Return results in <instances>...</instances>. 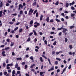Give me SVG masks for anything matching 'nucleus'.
Wrapping results in <instances>:
<instances>
[{
  "label": "nucleus",
  "instance_id": "obj_1",
  "mask_svg": "<svg viewBox=\"0 0 76 76\" xmlns=\"http://www.w3.org/2000/svg\"><path fill=\"white\" fill-rule=\"evenodd\" d=\"M63 31H62L63 33H65L66 31H67L68 30L67 28H63Z\"/></svg>",
  "mask_w": 76,
  "mask_h": 76
},
{
  "label": "nucleus",
  "instance_id": "obj_2",
  "mask_svg": "<svg viewBox=\"0 0 76 76\" xmlns=\"http://www.w3.org/2000/svg\"><path fill=\"white\" fill-rule=\"evenodd\" d=\"M33 12H34V10H32V8H31L29 10V13H31L32 14V13H33Z\"/></svg>",
  "mask_w": 76,
  "mask_h": 76
},
{
  "label": "nucleus",
  "instance_id": "obj_3",
  "mask_svg": "<svg viewBox=\"0 0 76 76\" xmlns=\"http://www.w3.org/2000/svg\"><path fill=\"white\" fill-rule=\"evenodd\" d=\"M13 66V64H8L7 65V67H9V66Z\"/></svg>",
  "mask_w": 76,
  "mask_h": 76
},
{
  "label": "nucleus",
  "instance_id": "obj_4",
  "mask_svg": "<svg viewBox=\"0 0 76 76\" xmlns=\"http://www.w3.org/2000/svg\"><path fill=\"white\" fill-rule=\"evenodd\" d=\"M33 32H34V35H35V36H37V32H36V31H35V30H33Z\"/></svg>",
  "mask_w": 76,
  "mask_h": 76
},
{
  "label": "nucleus",
  "instance_id": "obj_5",
  "mask_svg": "<svg viewBox=\"0 0 76 76\" xmlns=\"http://www.w3.org/2000/svg\"><path fill=\"white\" fill-rule=\"evenodd\" d=\"M46 20L47 22H49V17H48L46 19Z\"/></svg>",
  "mask_w": 76,
  "mask_h": 76
},
{
  "label": "nucleus",
  "instance_id": "obj_6",
  "mask_svg": "<svg viewBox=\"0 0 76 76\" xmlns=\"http://www.w3.org/2000/svg\"><path fill=\"white\" fill-rule=\"evenodd\" d=\"M3 11H0V17H1L2 16Z\"/></svg>",
  "mask_w": 76,
  "mask_h": 76
},
{
  "label": "nucleus",
  "instance_id": "obj_7",
  "mask_svg": "<svg viewBox=\"0 0 76 76\" xmlns=\"http://www.w3.org/2000/svg\"><path fill=\"white\" fill-rule=\"evenodd\" d=\"M39 59H40V61H41V62H43V59L42 58V57H40Z\"/></svg>",
  "mask_w": 76,
  "mask_h": 76
},
{
  "label": "nucleus",
  "instance_id": "obj_8",
  "mask_svg": "<svg viewBox=\"0 0 76 76\" xmlns=\"http://www.w3.org/2000/svg\"><path fill=\"white\" fill-rule=\"evenodd\" d=\"M15 44L14 43V42H11V45L10 46L11 47H12L14 46V45Z\"/></svg>",
  "mask_w": 76,
  "mask_h": 76
},
{
  "label": "nucleus",
  "instance_id": "obj_9",
  "mask_svg": "<svg viewBox=\"0 0 76 76\" xmlns=\"http://www.w3.org/2000/svg\"><path fill=\"white\" fill-rule=\"evenodd\" d=\"M36 4H37V3H36V1H35L33 3L32 6H36Z\"/></svg>",
  "mask_w": 76,
  "mask_h": 76
},
{
  "label": "nucleus",
  "instance_id": "obj_10",
  "mask_svg": "<svg viewBox=\"0 0 76 76\" xmlns=\"http://www.w3.org/2000/svg\"><path fill=\"white\" fill-rule=\"evenodd\" d=\"M34 24H37V26H39L40 24L39 23H37V22H36L34 23Z\"/></svg>",
  "mask_w": 76,
  "mask_h": 76
},
{
  "label": "nucleus",
  "instance_id": "obj_11",
  "mask_svg": "<svg viewBox=\"0 0 76 76\" xmlns=\"http://www.w3.org/2000/svg\"><path fill=\"white\" fill-rule=\"evenodd\" d=\"M62 53L63 52L62 51H60V52H56V54H57V55H58L59 54H60V53Z\"/></svg>",
  "mask_w": 76,
  "mask_h": 76
},
{
  "label": "nucleus",
  "instance_id": "obj_12",
  "mask_svg": "<svg viewBox=\"0 0 76 76\" xmlns=\"http://www.w3.org/2000/svg\"><path fill=\"white\" fill-rule=\"evenodd\" d=\"M3 6V2H1L0 4V7H2Z\"/></svg>",
  "mask_w": 76,
  "mask_h": 76
},
{
  "label": "nucleus",
  "instance_id": "obj_13",
  "mask_svg": "<svg viewBox=\"0 0 76 76\" xmlns=\"http://www.w3.org/2000/svg\"><path fill=\"white\" fill-rule=\"evenodd\" d=\"M34 66H35V64H33L31 66L30 68L32 69V68H33V67H34Z\"/></svg>",
  "mask_w": 76,
  "mask_h": 76
},
{
  "label": "nucleus",
  "instance_id": "obj_14",
  "mask_svg": "<svg viewBox=\"0 0 76 76\" xmlns=\"http://www.w3.org/2000/svg\"><path fill=\"white\" fill-rule=\"evenodd\" d=\"M19 32L20 33V32H22L23 31V29L22 28H20L19 30Z\"/></svg>",
  "mask_w": 76,
  "mask_h": 76
},
{
  "label": "nucleus",
  "instance_id": "obj_15",
  "mask_svg": "<svg viewBox=\"0 0 76 76\" xmlns=\"http://www.w3.org/2000/svg\"><path fill=\"white\" fill-rule=\"evenodd\" d=\"M75 14L71 13V17H73V16H75Z\"/></svg>",
  "mask_w": 76,
  "mask_h": 76
},
{
  "label": "nucleus",
  "instance_id": "obj_16",
  "mask_svg": "<svg viewBox=\"0 0 76 76\" xmlns=\"http://www.w3.org/2000/svg\"><path fill=\"white\" fill-rule=\"evenodd\" d=\"M56 44H57V42L56 41H55L53 43V45H56Z\"/></svg>",
  "mask_w": 76,
  "mask_h": 76
},
{
  "label": "nucleus",
  "instance_id": "obj_17",
  "mask_svg": "<svg viewBox=\"0 0 76 76\" xmlns=\"http://www.w3.org/2000/svg\"><path fill=\"white\" fill-rule=\"evenodd\" d=\"M43 18V15H41V16H40V20H42V18Z\"/></svg>",
  "mask_w": 76,
  "mask_h": 76
},
{
  "label": "nucleus",
  "instance_id": "obj_18",
  "mask_svg": "<svg viewBox=\"0 0 76 76\" xmlns=\"http://www.w3.org/2000/svg\"><path fill=\"white\" fill-rule=\"evenodd\" d=\"M48 61L49 62V63L50 64V65H51V62L50 61V60L49 59V58H48Z\"/></svg>",
  "mask_w": 76,
  "mask_h": 76
},
{
  "label": "nucleus",
  "instance_id": "obj_19",
  "mask_svg": "<svg viewBox=\"0 0 76 76\" xmlns=\"http://www.w3.org/2000/svg\"><path fill=\"white\" fill-rule=\"evenodd\" d=\"M18 67V64L16 63L15 65V68H17Z\"/></svg>",
  "mask_w": 76,
  "mask_h": 76
},
{
  "label": "nucleus",
  "instance_id": "obj_20",
  "mask_svg": "<svg viewBox=\"0 0 76 76\" xmlns=\"http://www.w3.org/2000/svg\"><path fill=\"white\" fill-rule=\"evenodd\" d=\"M22 14H23V11H22V10H21L20 12V15H21Z\"/></svg>",
  "mask_w": 76,
  "mask_h": 76
},
{
  "label": "nucleus",
  "instance_id": "obj_21",
  "mask_svg": "<svg viewBox=\"0 0 76 76\" xmlns=\"http://www.w3.org/2000/svg\"><path fill=\"white\" fill-rule=\"evenodd\" d=\"M16 59L17 60H22V58H16Z\"/></svg>",
  "mask_w": 76,
  "mask_h": 76
},
{
  "label": "nucleus",
  "instance_id": "obj_22",
  "mask_svg": "<svg viewBox=\"0 0 76 76\" xmlns=\"http://www.w3.org/2000/svg\"><path fill=\"white\" fill-rule=\"evenodd\" d=\"M56 60H58L59 61H61V59H60V58H56Z\"/></svg>",
  "mask_w": 76,
  "mask_h": 76
},
{
  "label": "nucleus",
  "instance_id": "obj_23",
  "mask_svg": "<svg viewBox=\"0 0 76 76\" xmlns=\"http://www.w3.org/2000/svg\"><path fill=\"white\" fill-rule=\"evenodd\" d=\"M33 23V20H31V21L30 22V25H32Z\"/></svg>",
  "mask_w": 76,
  "mask_h": 76
},
{
  "label": "nucleus",
  "instance_id": "obj_24",
  "mask_svg": "<svg viewBox=\"0 0 76 76\" xmlns=\"http://www.w3.org/2000/svg\"><path fill=\"white\" fill-rule=\"evenodd\" d=\"M69 3H67L66 4V7H69Z\"/></svg>",
  "mask_w": 76,
  "mask_h": 76
},
{
  "label": "nucleus",
  "instance_id": "obj_25",
  "mask_svg": "<svg viewBox=\"0 0 76 76\" xmlns=\"http://www.w3.org/2000/svg\"><path fill=\"white\" fill-rule=\"evenodd\" d=\"M69 47L70 49H72V48H73V47H72V45H69Z\"/></svg>",
  "mask_w": 76,
  "mask_h": 76
},
{
  "label": "nucleus",
  "instance_id": "obj_26",
  "mask_svg": "<svg viewBox=\"0 0 76 76\" xmlns=\"http://www.w3.org/2000/svg\"><path fill=\"white\" fill-rule=\"evenodd\" d=\"M63 28L62 27L60 28H57L58 30V31H60V30H61L62 29H63Z\"/></svg>",
  "mask_w": 76,
  "mask_h": 76
},
{
  "label": "nucleus",
  "instance_id": "obj_27",
  "mask_svg": "<svg viewBox=\"0 0 76 76\" xmlns=\"http://www.w3.org/2000/svg\"><path fill=\"white\" fill-rule=\"evenodd\" d=\"M17 74H18V75H19L20 73V71H18L17 72Z\"/></svg>",
  "mask_w": 76,
  "mask_h": 76
},
{
  "label": "nucleus",
  "instance_id": "obj_28",
  "mask_svg": "<svg viewBox=\"0 0 76 76\" xmlns=\"http://www.w3.org/2000/svg\"><path fill=\"white\" fill-rule=\"evenodd\" d=\"M43 73L42 72H40V75H41L40 76H43L44 75H42Z\"/></svg>",
  "mask_w": 76,
  "mask_h": 76
},
{
  "label": "nucleus",
  "instance_id": "obj_29",
  "mask_svg": "<svg viewBox=\"0 0 76 76\" xmlns=\"http://www.w3.org/2000/svg\"><path fill=\"white\" fill-rule=\"evenodd\" d=\"M15 71L13 70L12 72V75H15Z\"/></svg>",
  "mask_w": 76,
  "mask_h": 76
},
{
  "label": "nucleus",
  "instance_id": "obj_30",
  "mask_svg": "<svg viewBox=\"0 0 76 76\" xmlns=\"http://www.w3.org/2000/svg\"><path fill=\"white\" fill-rule=\"evenodd\" d=\"M34 42H36L37 41V38H35V39H34Z\"/></svg>",
  "mask_w": 76,
  "mask_h": 76
},
{
  "label": "nucleus",
  "instance_id": "obj_31",
  "mask_svg": "<svg viewBox=\"0 0 76 76\" xmlns=\"http://www.w3.org/2000/svg\"><path fill=\"white\" fill-rule=\"evenodd\" d=\"M27 41H31V39L30 37H29V38H28Z\"/></svg>",
  "mask_w": 76,
  "mask_h": 76
},
{
  "label": "nucleus",
  "instance_id": "obj_32",
  "mask_svg": "<svg viewBox=\"0 0 76 76\" xmlns=\"http://www.w3.org/2000/svg\"><path fill=\"white\" fill-rule=\"evenodd\" d=\"M42 57H44V58H45V59H47V58L44 55H42Z\"/></svg>",
  "mask_w": 76,
  "mask_h": 76
},
{
  "label": "nucleus",
  "instance_id": "obj_33",
  "mask_svg": "<svg viewBox=\"0 0 76 76\" xmlns=\"http://www.w3.org/2000/svg\"><path fill=\"white\" fill-rule=\"evenodd\" d=\"M58 3H59L58 1H56L55 3V5H58Z\"/></svg>",
  "mask_w": 76,
  "mask_h": 76
},
{
  "label": "nucleus",
  "instance_id": "obj_34",
  "mask_svg": "<svg viewBox=\"0 0 76 76\" xmlns=\"http://www.w3.org/2000/svg\"><path fill=\"white\" fill-rule=\"evenodd\" d=\"M7 72L5 71V72H4V75H7Z\"/></svg>",
  "mask_w": 76,
  "mask_h": 76
},
{
  "label": "nucleus",
  "instance_id": "obj_35",
  "mask_svg": "<svg viewBox=\"0 0 76 76\" xmlns=\"http://www.w3.org/2000/svg\"><path fill=\"white\" fill-rule=\"evenodd\" d=\"M56 21H57V22H60V20L56 18Z\"/></svg>",
  "mask_w": 76,
  "mask_h": 76
},
{
  "label": "nucleus",
  "instance_id": "obj_36",
  "mask_svg": "<svg viewBox=\"0 0 76 76\" xmlns=\"http://www.w3.org/2000/svg\"><path fill=\"white\" fill-rule=\"evenodd\" d=\"M9 23L11 25H12L13 24V23H14L13 22H9Z\"/></svg>",
  "mask_w": 76,
  "mask_h": 76
},
{
  "label": "nucleus",
  "instance_id": "obj_37",
  "mask_svg": "<svg viewBox=\"0 0 76 76\" xmlns=\"http://www.w3.org/2000/svg\"><path fill=\"white\" fill-rule=\"evenodd\" d=\"M37 10H35V11H34V12L33 13V14L34 15L35 14V13H37Z\"/></svg>",
  "mask_w": 76,
  "mask_h": 76
},
{
  "label": "nucleus",
  "instance_id": "obj_38",
  "mask_svg": "<svg viewBox=\"0 0 76 76\" xmlns=\"http://www.w3.org/2000/svg\"><path fill=\"white\" fill-rule=\"evenodd\" d=\"M19 28L18 27H16L15 29H14V31H16V30H18V28Z\"/></svg>",
  "mask_w": 76,
  "mask_h": 76
},
{
  "label": "nucleus",
  "instance_id": "obj_39",
  "mask_svg": "<svg viewBox=\"0 0 76 76\" xmlns=\"http://www.w3.org/2000/svg\"><path fill=\"white\" fill-rule=\"evenodd\" d=\"M75 27V26H70V29H72L73 28Z\"/></svg>",
  "mask_w": 76,
  "mask_h": 76
},
{
  "label": "nucleus",
  "instance_id": "obj_40",
  "mask_svg": "<svg viewBox=\"0 0 76 76\" xmlns=\"http://www.w3.org/2000/svg\"><path fill=\"white\" fill-rule=\"evenodd\" d=\"M50 22L53 23L54 22V20L53 19L50 20Z\"/></svg>",
  "mask_w": 76,
  "mask_h": 76
},
{
  "label": "nucleus",
  "instance_id": "obj_41",
  "mask_svg": "<svg viewBox=\"0 0 76 76\" xmlns=\"http://www.w3.org/2000/svg\"><path fill=\"white\" fill-rule=\"evenodd\" d=\"M50 70H54V67L52 66Z\"/></svg>",
  "mask_w": 76,
  "mask_h": 76
},
{
  "label": "nucleus",
  "instance_id": "obj_42",
  "mask_svg": "<svg viewBox=\"0 0 76 76\" xmlns=\"http://www.w3.org/2000/svg\"><path fill=\"white\" fill-rule=\"evenodd\" d=\"M55 63L56 65H57L58 64V61H56L55 62Z\"/></svg>",
  "mask_w": 76,
  "mask_h": 76
},
{
  "label": "nucleus",
  "instance_id": "obj_43",
  "mask_svg": "<svg viewBox=\"0 0 76 76\" xmlns=\"http://www.w3.org/2000/svg\"><path fill=\"white\" fill-rule=\"evenodd\" d=\"M30 58L31 60H34V58L32 56H31Z\"/></svg>",
  "mask_w": 76,
  "mask_h": 76
},
{
  "label": "nucleus",
  "instance_id": "obj_44",
  "mask_svg": "<svg viewBox=\"0 0 76 76\" xmlns=\"http://www.w3.org/2000/svg\"><path fill=\"white\" fill-rule=\"evenodd\" d=\"M20 5H19V6H18V10H20Z\"/></svg>",
  "mask_w": 76,
  "mask_h": 76
},
{
  "label": "nucleus",
  "instance_id": "obj_45",
  "mask_svg": "<svg viewBox=\"0 0 76 76\" xmlns=\"http://www.w3.org/2000/svg\"><path fill=\"white\" fill-rule=\"evenodd\" d=\"M56 34V33H54V32H50V34Z\"/></svg>",
  "mask_w": 76,
  "mask_h": 76
},
{
  "label": "nucleus",
  "instance_id": "obj_46",
  "mask_svg": "<svg viewBox=\"0 0 76 76\" xmlns=\"http://www.w3.org/2000/svg\"><path fill=\"white\" fill-rule=\"evenodd\" d=\"M32 34H33V32L29 34L28 36H31V35H32Z\"/></svg>",
  "mask_w": 76,
  "mask_h": 76
},
{
  "label": "nucleus",
  "instance_id": "obj_47",
  "mask_svg": "<svg viewBox=\"0 0 76 76\" xmlns=\"http://www.w3.org/2000/svg\"><path fill=\"white\" fill-rule=\"evenodd\" d=\"M61 15L63 16L64 17L65 16V15H64V13H62L61 14Z\"/></svg>",
  "mask_w": 76,
  "mask_h": 76
},
{
  "label": "nucleus",
  "instance_id": "obj_48",
  "mask_svg": "<svg viewBox=\"0 0 76 76\" xmlns=\"http://www.w3.org/2000/svg\"><path fill=\"white\" fill-rule=\"evenodd\" d=\"M7 42H10V39H7Z\"/></svg>",
  "mask_w": 76,
  "mask_h": 76
},
{
  "label": "nucleus",
  "instance_id": "obj_49",
  "mask_svg": "<svg viewBox=\"0 0 76 76\" xmlns=\"http://www.w3.org/2000/svg\"><path fill=\"white\" fill-rule=\"evenodd\" d=\"M21 64L22 65H25V62H22V63H21Z\"/></svg>",
  "mask_w": 76,
  "mask_h": 76
},
{
  "label": "nucleus",
  "instance_id": "obj_50",
  "mask_svg": "<svg viewBox=\"0 0 76 76\" xmlns=\"http://www.w3.org/2000/svg\"><path fill=\"white\" fill-rule=\"evenodd\" d=\"M25 69H26L27 68H28V65H26L25 66Z\"/></svg>",
  "mask_w": 76,
  "mask_h": 76
},
{
  "label": "nucleus",
  "instance_id": "obj_51",
  "mask_svg": "<svg viewBox=\"0 0 76 76\" xmlns=\"http://www.w3.org/2000/svg\"><path fill=\"white\" fill-rule=\"evenodd\" d=\"M43 67H44V65H42L41 66V69H43Z\"/></svg>",
  "mask_w": 76,
  "mask_h": 76
},
{
  "label": "nucleus",
  "instance_id": "obj_52",
  "mask_svg": "<svg viewBox=\"0 0 76 76\" xmlns=\"http://www.w3.org/2000/svg\"><path fill=\"white\" fill-rule=\"evenodd\" d=\"M12 72V70L11 69H10L8 71V73H11Z\"/></svg>",
  "mask_w": 76,
  "mask_h": 76
},
{
  "label": "nucleus",
  "instance_id": "obj_53",
  "mask_svg": "<svg viewBox=\"0 0 76 76\" xmlns=\"http://www.w3.org/2000/svg\"><path fill=\"white\" fill-rule=\"evenodd\" d=\"M12 16H17V14L15 13V14H13L12 15Z\"/></svg>",
  "mask_w": 76,
  "mask_h": 76
},
{
  "label": "nucleus",
  "instance_id": "obj_54",
  "mask_svg": "<svg viewBox=\"0 0 76 76\" xmlns=\"http://www.w3.org/2000/svg\"><path fill=\"white\" fill-rule=\"evenodd\" d=\"M64 64H66V63H67V61H66L64 60Z\"/></svg>",
  "mask_w": 76,
  "mask_h": 76
},
{
  "label": "nucleus",
  "instance_id": "obj_55",
  "mask_svg": "<svg viewBox=\"0 0 76 76\" xmlns=\"http://www.w3.org/2000/svg\"><path fill=\"white\" fill-rule=\"evenodd\" d=\"M65 42H67V41H68L67 39L66 38H65Z\"/></svg>",
  "mask_w": 76,
  "mask_h": 76
},
{
  "label": "nucleus",
  "instance_id": "obj_56",
  "mask_svg": "<svg viewBox=\"0 0 76 76\" xmlns=\"http://www.w3.org/2000/svg\"><path fill=\"white\" fill-rule=\"evenodd\" d=\"M59 72H60V69H58L57 70V73H59Z\"/></svg>",
  "mask_w": 76,
  "mask_h": 76
},
{
  "label": "nucleus",
  "instance_id": "obj_57",
  "mask_svg": "<svg viewBox=\"0 0 76 76\" xmlns=\"http://www.w3.org/2000/svg\"><path fill=\"white\" fill-rule=\"evenodd\" d=\"M44 42L45 44L47 45V40H45Z\"/></svg>",
  "mask_w": 76,
  "mask_h": 76
},
{
  "label": "nucleus",
  "instance_id": "obj_58",
  "mask_svg": "<svg viewBox=\"0 0 76 76\" xmlns=\"http://www.w3.org/2000/svg\"><path fill=\"white\" fill-rule=\"evenodd\" d=\"M71 9H72V10H75V8H74L73 7H71Z\"/></svg>",
  "mask_w": 76,
  "mask_h": 76
},
{
  "label": "nucleus",
  "instance_id": "obj_59",
  "mask_svg": "<svg viewBox=\"0 0 76 76\" xmlns=\"http://www.w3.org/2000/svg\"><path fill=\"white\" fill-rule=\"evenodd\" d=\"M15 20H16V19H15V18H13L12 20V22H15Z\"/></svg>",
  "mask_w": 76,
  "mask_h": 76
},
{
  "label": "nucleus",
  "instance_id": "obj_60",
  "mask_svg": "<svg viewBox=\"0 0 76 76\" xmlns=\"http://www.w3.org/2000/svg\"><path fill=\"white\" fill-rule=\"evenodd\" d=\"M25 26L26 27V29H29V27L28 26H26V25Z\"/></svg>",
  "mask_w": 76,
  "mask_h": 76
},
{
  "label": "nucleus",
  "instance_id": "obj_61",
  "mask_svg": "<svg viewBox=\"0 0 76 76\" xmlns=\"http://www.w3.org/2000/svg\"><path fill=\"white\" fill-rule=\"evenodd\" d=\"M8 2L9 3H12V1H11V0H10V1L8 0Z\"/></svg>",
  "mask_w": 76,
  "mask_h": 76
},
{
  "label": "nucleus",
  "instance_id": "obj_62",
  "mask_svg": "<svg viewBox=\"0 0 76 76\" xmlns=\"http://www.w3.org/2000/svg\"><path fill=\"white\" fill-rule=\"evenodd\" d=\"M36 17H38V12L36 13Z\"/></svg>",
  "mask_w": 76,
  "mask_h": 76
},
{
  "label": "nucleus",
  "instance_id": "obj_63",
  "mask_svg": "<svg viewBox=\"0 0 76 76\" xmlns=\"http://www.w3.org/2000/svg\"><path fill=\"white\" fill-rule=\"evenodd\" d=\"M15 52H13L12 53V56H15Z\"/></svg>",
  "mask_w": 76,
  "mask_h": 76
},
{
  "label": "nucleus",
  "instance_id": "obj_64",
  "mask_svg": "<svg viewBox=\"0 0 76 76\" xmlns=\"http://www.w3.org/2000/svg\"><path fill=\"white\" fill-rule=\"evenodd\" d=\"M9 4L7 3L6 4V6H9Z\"/></svg>",
  "mask_w": 76,
  "mask_h": 76
}]
</instances>
